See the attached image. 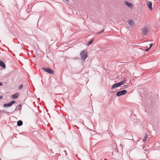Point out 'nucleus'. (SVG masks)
Here are the masks:
<instances>
[{"label": "nucleus", "mask_w": 160, "mask_h": 160, "mask_svg": "<svg viewBox=\"0 0 160 160\" xmlns=\"http://www.w3.org/2000/svg\"><path fill=\"white\" fill-rule=\"evenodd\" d=\"M3 98V96H0V99H2Z\"/></svg>", "instance_id": "21"}, {"label": "nucleus", "mask_w": 160, "mask_h": 160, "mask_svg": "<svg viewBox=\"0 0 160 160\" xmlns=\"http://www.w3.org/2000/svg\"><path fill=\"white\" fill-rule=\"evenodd\" d=\"M120 86V85H119V83H115L112 86V87L111 88V89H113L115 88H116L117 87H118Z\"/></svg>", "instance_id": "8"}, {"label": "nucleus", "mask_w": 160, "mask_h": 160, "mask_svg": "<svg viewBox=\"0 0 160 160\" xmlns=\"http://www.w3.org/2000/svg\"><path fill=\"white\" fill-rule=\"evenodd\" d=\"M147 134H146L145 136L143 138V141L144 142L146 141L147 139Z\"/></svg>", "instance_id": "14"}, {"label": "nucleus", "mask_w": 160, "mask_h": 160, "mask_svg": "<svg viewBox=\"0 0 160 160\" xmlns=\"http://www.w3.org/2000/svg\"><path fill=\"white\" fill-rule=\"evenodd\" d=\"M148 29L146 27H144L142 29V33L144 35H146L148 32Z\"/></svg>", "instance_id": "4"}, {"label": "nucleus", "mask_w": 160, "mask_h": 160, "mask_svg": "<svg viewBox=\"0 0 160 160\" xmlns=\"http://www.w3.org/2000/svg\"><path fill=\"white\" fill-rule=\"evenodd\" d=\"M127 92L126 90H123L119 91L117 92L116 95L118 97L126 94Z\"/></svg>", "instance_id": "2"}, {"label": "nucleus", "mask_w": 160, "mask_h": 160, "mask_svg": "<svg viewBox=\"0 0 160 160\" xmlns=\"http://www.w3.org/2000/svg\"><path fill=\"white\" fill-rule=\"evenodd\" d=\"M81 59L82 60H84L87 57V52L85 50H83L81 53Z\"/></svg>", "instance_id": "1"}, {"label": "nucleus", "mask_w": 160, "mask_h": 160, "mask_svg": "<svg viewBox=\"0 0 160 160\" xmlns=\"http://www.w3.org/2000/svg\"><path fill=\"white\" fill-rule=\"evenodd\" d=\"M124 88H126L127 87H128V86L127 85H124Z\"/></svg>", "instance_id": "19"}, {"label": "nucleus", "mask_w": 160, "mask_h": 160, "mask_svg": "<svg viewBox=\"0 0 160 160\" xmlns=\"http://www.w3.org/2000/svg\"><path fill=\"white\" fill-rule=\"evenodd\" d=\"M22 121L21 120L18 121L17 122V125L19 126H21L22 124Z\"/></svg>", "instance_id": "13"}, {"label": "nucleus", "mask_w": 160, "mask_h": 160, "mask_svg": "<svg viewBox=\"0 0 160 160\" xmlns=\"http://www.w3.org/2000/svg\"><path fill=\"white\" fill-rule=\"evenodd\" d=\"M125 4L131 8H133V5L132 3H129L128 1H125L124 2Z\"/></svg>", "instance_id": "5"}, {"label": "nucleus", "mask_w": 160, "mask_h": 160, "mask_svg": "<svg viewBox=\"0 0 160 160\" xmlns=\"http://www.w3.org/2000/svg\"><path fill=\"white\" fill-rule=\"evenodd\" d=\"M67 1V2H69V0H66Z\"/></svg>", "instance_id": "23"}, {"label": "nucleus", "mask_w": 160, "mask_h": 160, "mask_svg": "<svg viewBox=\"0 0 160 160\" xmlns=\"http://www.w3.org/2000/svg\"><path fill=\"white\" fill-rule=\"evenodd\" d=\"M19 96V95L18 93H16L14 94L12 96V97L13 98V99H15L16 98H17Z\"/></svg>", "instance_id": "11"}, {"label": "nucleus", "mask_w": 160, "mask_h": 160, "mask_svg": "<svg viewBox=\"0 0 160 160\" xmlns=\"http://www.w3.org/2000/svg\"><path fill=\"white\" fill-rule=\"evenodd\" d=\"M104 31V30H103L102 31L100 32H99V33H101L102 32H103Z\"/></svg>", "instance_id": "20"}, {"label": "nucleus", "mask_w": 160, "mask_h": 160, "mask_svg": "<svg viewBox=\"0 0 160 160\" xmlns=\"http://www.w3.org/2000/svg\"><path fill=\"white\" fill-rule=\"evenodd\" d=\"M22 85H21L20 86H19V89H22Z\"/></svg>", "instance_id": "16"}, {"label": "nucleus", "mask_w": 160, "mask_h": 160, "mask_svg": "<svg viewBox=\"0 0 160 160\" xmlns=\"http://www.w3.org/2000/svg\"><path fill=\"white\" fill-rule=\"evenodd\" d=\"M0 66L2 67L3 68H6V66L5 63L1 60H0Z\"/></svg>", "instance_id": "10"}, {"label": "nucleus", "mask_w": 160, "mask_h": 160, "mask_svg": "<svg viewBox=\"0 0 160 160\" xmlns=\"http://www.w3.org/2000/svg\"><path fill=\"white\" fill-rule=\"evenodd\" d=\"M2 85V83L0 82V86H1Z\"/></svg>", "instance_id": "22"}, {"label": "nucleus", "mask_w": 160, "mask_h": 160, "mask_svg": "<svg viewBox=\"0 0 160 160\" xmlns=\"http://www.w3.org/2000/svg\"><path fill=\"white\" fill-rule=\"evenodd\" d=\"M42 69L48 73L51 74H53L54 71L49 68H42Z\"/></svg>", "instance_id": "3"}, {"label": "nucleus", "mask_w": 160, "mask_h": 160, "mask_svg": "<svg viewBox=\"0 0 160 160\" xmlns=\"http://www.w3.org/2000/svg\"><path fill=\"white\" fill-rule=\"evenodd\" d=\"M153 45V44H151L150 45V47H149V48L150 49L152 47V45Z\"/></svg>", "instance_id": "17"}, {"label": "nucleus", "mask_w": 160, "mask_h": 160, "mask_svg": "<svg viewBox=\"0 0 160 160\" xmlns=\"http://www.w3.org/2000/svg\"><path fill=\"white\" fill-rule=\"evenodd\" d=\"M147 5L148 7L151 10H152V3L150 1H148L147 3Z\"/></svg>", "instance_id": "7"}, {"label": "nucleus", "mask_w": 160, "mask_h": 160, "mask_svg": "<svg viewBox=\"0 0 160 160\" xmlns=\"http://www.w3.org/2000/svg\"><path fill=\"white\" fill-rule=\"evenodd\" d=\"M15 102L14 101H12L11 102L8 103L4 104L3 105L4 107H9L11 106L12 104L15 103Z\"/></svg>", "instance_id": "6"}, {"label": "nucleus", "mask_w": 160, "mask_h": 160, "mask_svg": "<svg viewBox=\"0 0 160 160\" xmlns=\"http://www.w3.org/2000/svg\"><path fill=\"white\" fill-rule=\"evenodd\" d=\"M126 82V79L124 78L123 79L121 82H120L118 83H119L120 86L122 85V84H124Z\"/></svg>", "instance_id": "9"}, {"label": "nucleus", "mask_w": 160, "mask_h": 160, "mask_svg": "<svg viewBox=\"0 0 160 160\" xmlns=\"http://www.w3.org/2000/svg\"><path fill=\"white\" fill-rule=\"evenodd\" d=\"M128 22L131 26H132L134 24V22L132 20H128Z\"/></svg>", "instance_id": "12"}, {"label": "nucleus", "mask_w": 160, "mask_h": 160, "mask_svg": "<svg viewBox=\"0 0 160 160\" xmlns=\"http://www.w3.org/2000/svg\"><path fill=\"white\" fill-rule=\"evenodd\" d=\"M149 49H150V48H148V49H146L145 50V51H146V52H148V51H149Z\"/></svg>", "instance_id": "18"}, {"label": "nucleus", "mask_w": 160, "mask_h": 160, "mask_svg": "<svg viewBox=\"0 0 160 160\" xmlns=\"http://www.w3.org/2000/svg\"><path fill=\"white\" fill-rule=\"evenodd\" d=\"M93 41V39H92V40H91L90 41L88 42V44H87L88 45H88H90V44H91L92 43Z\"/></svg>", "instance_id": "15"}]
</instances>
